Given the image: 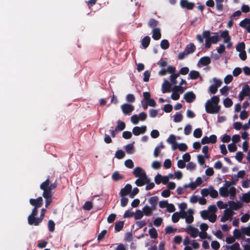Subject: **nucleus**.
Returning <instances> with one entry per match:
<instances>
[{"instance_id": "f257e3e1", "label": "nucleus", "mask_w": 250, "mask_h": 250, "mask_svg": "<svg viewBox=\"0 0 250 250\" xmlns=\"http://www.w3.org/2000/svg\"><path fill=\"white\" fill-rule=\"evenodd\" d=\"M234 184L232 181H225L223 187L219 189L220 195L223 197L229 196L233 199L236 195V188L233 186Z\"/></svg>"}, {"instance_id": "f03ea898", "label": "nucleus", "mask_w": 250, "mask_h": 250, "mask_svg": "<svg viewBox=\"0 0 250 250\" xmlns=\"http://www.w3.org/2000/svg\"><path fill=\"white\" fill-rule=\"evenodd\" d=\"M219 98L214 96L208 100L205 104V110L207 113L209 114H217L221 109V106L219 105Z\"/></svg>"}, {"instance_id": "7ed1b4c3", "label": "nucleus", "mask_w": 250, "mask_h": 250, "mask_svg": "<svg viewBox=\"0 0 250 250\" xmlns=\"http://www.w3.org/2000/svg\"><path fill=\"white\" fill-rule=\"evenodd\" d=\"M217 210V208L215 205H210L207 209L200 211V216L203 219H208L209 222L214 223L217 219V215L215 214Z\"/></svg>"}, {"instance_id": "20e7f679", "label": "nucleus", "mask_w": 250, "mask_h": 250, "mask_svg": "<svg viewBox=\"0 0 250 250\" xmlns=\"http://www.w3.org/2000/svg\"><path fill=\"white\" fill-rule=\"evenodd\" d=\"M55 187L56 185L54 184L49 185L48 179H47L41 185V188L43 190V196L46 199V207H47L51 202V194L50 191Z\"/></svg>"}, {"instance_id": "39448f33", "label": "nucleus", "mask_w": 250, "mask_h": 250, "mask_svg": "<svg viewBox=\"0 0 250 250\" xmlns=\"http://www.w3.org/2000/svg\"><path fill=\"white\" fill-rule=\"evenodd\" d=\"M187 83L186 81L183 79H181V82L179 85H175L172 90L171 98L173 100H178L180 98V95L184 92L186 89Z\"/></svg>"}, {"instance_id": "423d86ee", "label": "nucleus", "mask_w": 250, "mask_h": 250, "mask_svg": "<svg viewBox=\"0 0 250 250\" xmlns=\"http://www.w3.org/2000/svg\"><path fill=\"white\" fill-rule=\"evenodd\" d=\"M38 210L36 208H34L32 210V213L28 217V222L29 225L38 226L42 222L43 219L42 217L40 216L39 217H36Z\"/></svg>"}, {"instance_id": "0eeeda50", "label": "nucleus", "mask_w": 250, "mask_h": 250, "mask_svg": "<svg viewBox=\"0 0 250 250\" xmlns=\"http://www.w3.org/2000/svg\"><path fill=\"white\" fill-rule=\"evenodd\" d=\"M193 209L189 208L185 211H182V218L185 219L187 223H191L194 220Z\"/></svg>"}, {"instance_id": "6e6552de", "label": "nucleus", "mask_w": 250, "mask_h": 250, "mask_svg": "<svg viewBox=\"0 0 250 250\" xmlns=\"http://www.w3.org/2000/svg\"><path fill=\"white\" fill-rule=\"evenodd\" d=\"M234 212L233 210L229 208H226L224 210L223 214L220 218V222H226L231 221Z\"/></svg>"}, {"instance_id": "1a4fd4ad", "label": "nucleus", "mask_w": 250, "mask_h": 250, "mask_svg": "<svg viewBox=\"0 0 250 250\" xmlns=\"http://www.w3.org/2000/svg\"><path fill=\"white\" fill-rule=\"evenodd\" d=\"M147 118V115L145 112H141L139 115H133L130 118L131 122L134 125H137L139 121H144Z\"/></svg>"}, {"instance_id": "9d476101", "label": "nucleus", "mask_w": 250, "mask_h": 250, "mask_svg": "<svg viewBox=\"0 0 250 250\" xmlns=\"http://www.w3.org/2000/svg\"><path fill=\"white\" fill-rule=\"evenodd\" d=\"M208 226L206 223H201L199 226V229L201 231L199 232V237L202 239L206 238L210 239V236H208L206 231L208 229Z\"/></svg>"}, {"instance_id": "9b49d317", "label": "nucleus", "mask_w": 250, "mask_h": 250, "mask_svg": "<svg viewBox=\"0 0 250 250\" xmlns=\"http://www.w3.org/2000/svg\"><path fill=\"white\" fill-rule=\"evenodd\" d=\"M220 40V37L217 34H215L205 41V47L209 48L211 43L216 44Z\"/></svg>"}, {"instance_id": "f8f14e48", "label": "nucleus", "mask_w": 250, "mask_h": 250, "mask_svg": "<svg viewBox=\"0 0 250 250\" xmlns=\"http://www.w3.org/2000/svg\"><path fill=\"white\" fill-rule=\"evenodd\" d=\"M220 37L223 39L224 43H227V46L228 48L231 47L232 43L230 42L231 38L229 35L228 31L224 30L222 31Z\"/></svg>"}, {"instance_id": "ddd939ff", "label": "nucleus", "mask_w": 250, "mask_h": 250, "mask_svg": "<svg viewBox=\"0 0 250 250\" xmlns=\"http://www.w3.org/2000/svg\"><path fill=\"white\" fill-rule=\"evenodd\" d=\"M186 231L193 238H196L199 236V231L198 229L192 225H188L186 229Z\"/></svg>"}, {"instance_id": "4468645a", "label": "nucleus", "mask_w": 250, "mask_h": 250, "mask_svg": "<svg viewBox=\"0 0 250 250\" xmlns=\"http://www.w3.org/2000/svg\"><path fill=\"white\" fill-rule=\"evenodd\" d=\"M175 72V68L171 65L167 66V68H162L158 72L160 76H165L167 73L170 74Z\"/></svg>"}, {"instance_id": "2eb2a0df", "label": "nucleus", "mask_w": 250, "mask_h": 250, "mask_svg": "<svg viewBox=\"0 0 250 250\" xmlns=\"http://www.w3.org/2000/svg\"><path fill=\"white\" fill-rule=\"evenodd\" d=\"M121 108L123 113L126 115H130L134 109L133 105L126 103L122 104Z\"/></svg>"}, {"instance_id": "dca6fc26", "label": "nucleus", "mask_w": 250, "mask_h": 250, "mask_svg": "<svg viewBox=\"0 0 250 250\" xmlns=\"http://www.w3.org/2000/svg\"><path fill=\"white\" fill-rule=\"evenodd\" d=\"M217 141V136L215 135H211L208 137L207 136H204L201 140V143L202 144H214Z\"/></svg>"}, {"instance_id": "f3484780", "label": "nucleus", "mask_w": 250, "mask_h": 250, "mask_svg": "<svg viewBox=\"0 0 250 250\" xmlns=\"http://www.w3.org/2000/svg\"><path fill=\"white\" fill-rule=\"evenodd\" d=\"M146 131V126L142 125L141 126H135L132 129V133L135 136H139L144 134Z\"/></svg>"}, {"instance_id": "a211bd4d", "label": "nucleus", "mask_w": 250, "mask_h": 250, "mask_svg": "<svg viewBox=\"0 0 250 250\" xmlns=\"http://www.w3.org/2000/svg\"><path fill=\"white\" fill-rule=\"evenodd\" d=\"M133 173L135 176L138 178H145L147 177L146 172L145 170L140 167H136L133 171Z\"/></svg>"}, {"instance_id": "6ab92c4d", "label": "nucleus", "mask_w": 250, "mask_h": 250, "mask_svg": "<svg viewBox=\"0 0 250 250\" xmlns=\"http://www.w3.org/2000/svg\"><path fill=\"white\" fill-rule=\"evenodd\" d=\"M250 93V88L249 85H245L242 91L239 94V99L240 101H242L246 96H249Z\"/></svg>"}, {"instance_id": "aec40b11", "label": "nucleus", "mask_w": 250, "mask_h": 250, "mask_svg": "<svg viewBox=\"0 0 250 250\" xmlns=\"http://www.w3.org/2000/svg\"><path fill=\"white\" fill-rule=\"evenodd\" d=\"M180 4L182 8H187L188 10H192L194 6V3L189 2L188 0H181Z\"/></svg>"}, {"instance_id": "412c9836", "label": "nucleus", "mask_w": 250, "mask_h": 250, "mask_svg": "<svg viewBox=\"0 0 250 250\" xmlns=\"http://www.w3.org/2000/svg\"><path fill=\"white\" fill-rule=\"evenodd\" d=\"M29 202L31 205L34 206V208L37 210V208L41 207L42 204V199L41 197L36 199H31L29 200Z\"/></svg>"}, {"instance_id": "4be33fe9", "label": "nucleus", "mask_w": 250, "mask_h": 250, "mask_svg": "<svg viewBox=\"0 0 250 250\" xmlns=\"http://www.w3.org/2000/svg\"><path fill=\"white\" fill-rule=\"evenodd\" d=\"M228 205L229 206V208L232 210H237L242 207V204L240 202L229 201L228 202Z\"/></svg>"}, {"instance_id": "5701e85b", "label": "nucleus", "mask_w": 250, "mask_h": 250, "mask_svg": "<svg viewBox=\"0 0 250 250\" xmlns=\"http://www.w3.org/2000/svg\"><path fill=\"white\" fill-rule=\"evenodd\" d=\"M184 98L188 103H191L195 99V95L192 92H188L184 94Z\"/></svg>"}, {"instance_id": "b1692460", "label": "nucleus", "mask_w": 250, "mask_h": 250, "mask_svg": "<svg viewBox=\"0 0 250 250\" xmlns=\"http://www.w3.org/2000/svg\"><path fill=\"white\" fill-rule=\"evenodd\" d=\"M150 181V179L147 177L138 178L135 181V184L139 187H141L146 184H147Z\"/></svg>"}, {"instance_id": "393cba45", "label": "nucleus", "mask_w": 250, "mask_h": 250, "mask_svg": "<svg viewBox=\"0 0 250 250\" xmlns=\"http://www.w3.org/2000/svg\"><path fill=\"white\" fill-rule=\"evenodd\" d=\"M177 138L180 139V137H177L174 135L171 134L167 140V142L171 145L172 149H173V146H175L177 144Z\"/></svg>"}, {"instance_id": "a878e982", "label": "nucleus", "mask_w": 250, "mask_h": 250, "mask_svg": "<svg viewBox=\"0 0 250 250\" xmlns=\"http://www.w3.org/2000/svg\"><path fill=\"white\" fill-rule=\"evenodd\" d=\"M152 38L154 40H158L161 38V30L158 28H154L152 31Z\"/></svg>"}, {"instance_id": "bb28decb", "label": "nucleus", "mask_w": 250, "mask_h": 250, "mask_svg": "<svg viewBox=\"0 0 250 250\" xmlns=\"http://www.w3.org/2000/svg\"><path fill=\"white\" fill-rule=\"evenodd\" d=\"M239 25L246 28L248 32L250 33V19H246L240 22Z\"/></svg>"}, {"instance_id": "cd10ccee", "label": "nucleus", "mask_w": 250, "mask_h": 250, "mask_svg": "<svg viewBox=\"0 0 250 250\" xmlns=\"http://www.w3.org/2000/svg\"><path fill=\"white\" fill-rule=\"evenodd\" d=\"M132 187L129 184H127L120 191V195L123 197L127 195L131 190Z\"/></svg>"}, {"instance_id": "c85d7f7f", "label": "nucleus", "mask_w": 250, "mask_h": 250, "mask_svg": "<svg viewBox=\"0 0 250 250\" xmlns=\"http://www.w3.org/2000/svg\"><path fill=\"white\" fill-rule=\"evenodd\" d=\"M170 87V84L169 82L166 80H164V82L162 85V91L163 93H167L169 91Z\"/></svg>"}, {"instance_id": "c756f323", "label": "nucleus", "mask_w": 250, "mask_h": 250, "mask_svg": "<svg viewBox=\"0 0 250 250\" xmlns=\"http://www.w3.org/2000/svg\"><path fill=\"white\" fill-rule=\"evenodd\" d=\"M188 148L187 145L185 143H177L176 146H173L172 150H175L176 149H178L181 151H185Z\"/></svg>"}, {"instance_id": "7c9ffc66", "label": "nucleus", "mask_w": 250, "mask_h": 250, "mask_svg": "<svg viewBox=\"0 0 250 250\" xmlns=\"http://www.w3.org/2000/svg\"><path fill=\"white\" fill-rule=\"evenodd\" d=\"M133 143L129 144L125 146V149L127 153L129 154H132L135 152V148L134 147Z\"/></svg>"}, {"instance_id": "2f4dec72", "label": "nucleus", "mask_w": 250, "mask_h": 250, "mask_svg": "<svg viewBox=\"0 0 250 250\" xmlns=\"http://www.w3.org/2000/svg\"><path fill=\"white\" fill-rule=\"evenodd\" d=\"M196 49V46L195 45L192 43H190L188 44L185 49V50L187 52V54H190L193 53Z\"/></svg>"}, {"instance_id": "473e14b6", "label": "nucleus", "mask_w": 250, "mask_h": 250, "mask_svg": "<svg viewBox=\"0 0 250 250\" xmlns=\"http://www.w3.org/2000/svg\"><path fill=\"white\" fill-rule=\"evenodd\" d=\"M180 218H182V212H176L171 216V219L173 223L178 222Z\"/></svg>"}, {"instance_id": "72a5a7b5", "label": "nucleus", "mask_w": 250, "mask_h": 250, "mask_svg": "<svg viewBox=\"0 0 250 250\" xmlns=\"http://www.w3.org/2000/svg\"><path fill=\"white\" fill-rule=\"evenodd\" d=\"M150 38L148 36L145 37L141 41L142 45L144 48H146L149 44Z\"/></svg>"}, {"instance_id": "f704fd0d", "label": "nucleus", "mask_w": 250, "mask_h": 250, "mask_svg": "<svg viewBox=\"0 0 250 250\" xmlns=\"http://www.w3.org/2000/svg\"><path fill=\"white\" fill-rule=\"evenodd\" d=\"M144 214L146 216H150L152 214L151 208L148 206H145L142 209Z\"/></svg>"}, {"instance_id": "c9c22d12", "label": "nucleus", "mask_w": 250, "mask_h": 250, "mask_svg": "<svg viewBox=\"0 0 250 250\" xmlns=\"http://www.w3.org/2000/svg\"><path fill=\"white\" fill-rule=\"evenodd\" d=\"M200 74L197 71L192 70L191 71L188 75V79H196L199 77Z\"/></svg>"}, {"instance_id": "e433bc0d", "label": "nucleus", "mask_w": 250, "mask_h": 250, "mask_svg": "<svg viewBox=\"0 0 250 250\" xmlns=\"http://www.w3.org/2000/svg\"><path fill=\"white\" fill-rule=\"evenodd\" d=\"M143 211L140 209L136 210L135 212H134V217L136 220L141 219L144 216Z\"/></svg>"}, {"instance_id": "4c0bfd02", "label": "nucleus", "mask_w": 250, "mask_h": 250, "mask_svg": "<svg viewBox=\"0 0 250 250\" xmlns=\"http://www.w3.org/2000/svg\"><path fill=\"white\" fill-rule=\"evenodd\" d=\"M183 118V115L179 112H177L174 116H173V121L175 123H178L181 122Z\"/></svg>"}, {"instance_id": "58836bf2", "label": "nucleus", "mask_w": 250, "mask_h": 250, "mask_svg": "<svg viewBox=\"0 0 250 250\" xmlns=\"http://www.w3.org/2000/svg\"><path fill=\"white\" fill-rule=\"evenodd\" d=\"M240 199L247 203L250 202V191L243 195Z\"/></svg>"}, {"instance_id": "ea45409f", "label": "nucleus", "mask_w": 250, "mask_h": 250, "mask_svg": "<svg viewBox=\"0 0 250 250\" xmlns=\"http://www.w3.org/2000/svg\"><path fill=\"white\" fill-rule=\"evenodd\" d=\"M200 62L203 65L208 64L210 62V58L208 57H202L200 59Z\"/></svg>"}, {"instance_id": "a19ab883", "label": "nucleus", "mask_w": 250, "mask_h": 250, "mask_svg": "<svg viewBox=\"0 0 250 250\" xmlns=\"http://www.w3.org/2000/svg\"><path fill=\"white\" fill-rule=\"evenodd\" d=\"M149 234L151 238H156L158 237V233L155 229L151 228L148 230Z\"/></svg>"}, {"instance_id": "79ce46f5", "label": "nucleus", "mask_w": 250, "mask_h": 250, "mask_svg": "<svg viewBox=\"0 0 250 250\" xmlns=\"http://www.w3.org/2000/svg\"><path fill=\"white\" fill-rule=\"evenodd\" d=\"M179 74L178 73H176L175 72H174L170 74V80L172 84H176V80L177 78V77L179 76Z\"/></svg>"}, {"instance_id": "37998d69", "label": "nucleus", "mask_w": 250, "mask_h": 250, "mask_svg": "<svg viewBox=\"0 0 250 250\" xmlns=\"http://www.w3.org/2000/svg\"><path fill=\"white\" fill-rule=\"evenodd\" d=\"M221 140L223 143H228L230 142L231 140V136L229 135L225 134L221 137Z\"/></svg>"}, {"instance_id": "c03bdc74", "label": "nucleus", "mask_w": 250, "mask_h": 250, "mask_svg": "<svg viewBox=\"0 0 250 250\" xmlns=\"http://www.w3.org/2000/svg\"><path fill=\"white\" fill-rule=\"evenodd\" d=\"M160 46L163 49H167L169 47V44L167 40H163L161 42Z\"/></svg>"}, {"instance_id": "a18cd8bd", "label": "nucleus", "mask_w": 250, "mask_h": 250, "mask_svg": "<svg viewBox=\"0 0 250 250\" xmlns=\"http://www.w3.org/2000/svg\"><path fill=\"white\" fill-rule=\"evenodd\" d=\"M124 221H119L116 223L115 225V230L116 231H120L124 226Z\"/></svg>"}, {"instance_id": "49530a36", "label": "nucleus", "mask_w": 250, "mask_h": 250, "mask_svg": "<svg viewBox=\"0 0 250 250\" xmlns=\"http://www.w3.org/2000/svg\"><path fill=\"white\" fill-rule=\"evenodd\" d=\"M232 102L231 99L229 98H226L223 100L224 105L226 107H229L232 105Z\"/></svg>"}, {"instance_id": "de8ad7c7", "label": "nucleus", "mask_w": 250, "mask_h": 250, "mask_svg": "<svg viewBox=\"0 0 250 250\" xmlns=\"http://www.w3.org/2000/svg\"><path fill=\"white\" fill-rule=\"evenodd\" d=\"M207 159L205 156L198 155L197 156V162L200 165H203L205 163V159Z\"/></svg>"}, {"instance_id": "09e8293b", "label": "nucleus", "mask_w": 250, "mask_h": 250, "mask_svg": "<svg viewBox=\"0 0 250 250\" xmlns=\"http://www.w3.org/2000/svg\"><path fill=\"white\" fill-rule=\"evenodd\" d=\"M230 90V88L228 86H224L220 90V92L222 95L227 96L229 91Z\"/></svg>"}, {"instance_id": "8fccbe9b", "label": "nucleus", "mask_w": 250, "mask_h": 250, "mask_svg": "<svg viewBox=\"0 0 250 250\" xmlns=\"http://www.w3.org/2000/svg\"><path fill=\"white\" fill-rule=\"evenodd\" d=\"M163 219L161 217H158L156 218L153 221L154 225L156 227H159L163 223Z\"/></svg>"}, {"instance_id": "3c124183", "label": "nucleus", "mask_w": 250, "mask_h": 250, "mask_svg": "<svg viewBox=\"0 0 250 250\" xmlns=\"http://www.w3.org/2000/svg\"><path fill=\"white\" fill-rule=\"evenodd\" d=\"M196 167V164L193 162H189L187 164L186 168L188 170L192 171L195 169Z\"/></svg>"}, {"instance_id": "603ef678", "label": "nucleus", "mask_w": 250, "mask_h": 250, "mask_svg": "<svg viewBox=\"0 0 250 250\" xmlns=\"http://www.w3.org/2000/svg\"><path fill=\"white\" fill-rule=\"evenodd\" d=\"M125 125L124 122L121 121H118V125L116 126V129L119 130H123L125 129Z\"/></svg>"}, {"instance_id": "864d4df0", "label": "nucleus", "mask_w": 250, "mask_h": 250, "mask_svg": "<svg viewBox=\"0 0 250 250\" xmlns=\"http://www.w3.org/2000/svg\"><path fill=\"white\" fill-rule=\"evenodd\" d=\"M125 156V153L122 150H119L115 153V157L119 159H122Z\"/></svg>"}, {"instance_id": "5fc2aeb1", "label": "nucleus", "mask_w": 250, "mask_h": 250, "mask_svg": "<svg viewBox=\"0 0 250 250\" xmlns=\"http://www.w3.org/2000/svg\"><path fill=\"white\" fill-rule=\"evenodd\" d=\"M245 44L243 42L238 43L236 46V49L238 52H242L245 50Z\"/></svg>"}, {"instance_id": "6e6d98bb", "label": "nucleus", "mask_w": 250, "mask_h": 250, "mask_svg": "<svg viewBox=\"0 0 250 250\" xmlns=\"http://www.w3.org/2000/svg\"><path fill=\"white\" fill-rule=\"evenodd\" d=\"M228 148L229 152H234L237 149V146L235 144L231 143L228 145Z\"/></svg>"}, {"instance_id": "4d7b16f0", "label": "nucleus", "mask_w": 250, "mask_h": 250, "mask_svg": "<svg viewBox=\"0 0 250 250\" xmlns=\"http://www.w3.org/2000/svg\"><path fill=\"white\" fill-rule=\"evenodd\" d=\"M125 166L128 168H132L134 167V163L131 159H127L125 162Z\"/></svg>"}, {"instance_id": "13d9d810", "label": "nucleus", "mask_w": 250, "mask_h": 250, "mask_svg": "<svg viewBox=\"0 0 250 250\" xmlns=\"http://www.w3.org/2000/svg\"><path fill=\"white\" fill-rule=\"evenodd\" d=\"M202 131L200 128H196L193 131V136L196 138H199L201 137Z\"/></svg>"}, {"instance_id": "bf43d9fd", "label": "nucleus", "mask_w": 250, "mask_h": 250, "mask_svg": "<svg viewBox=\"0 0 250 250\" xmlns=\"http://www.w3.org/2000/svg\"><path fill=\"white\" fill-rule=\"evenodd\" d=\"M112 178L114 181H118L123 178V176L119 172H115L112 175Z\"/></svg>"}, {"instance_id": "052dcab7", "label": "nucleus", "mask_w": 250, "mask_h": 250, "mask_svg": "<svg viewBox=\"0 0 250 250\" xmlns=\"http://www.w3.org/2000/svg\"><path fill=\"white\" fill-rule=\"evenodd\" d=\"M161 166V163L158 161H154L151 164V167L154 169H158L160 168Z\"/></svg>"}, {"instance_id": "680f3d73", "label": "nucleus", "mask_w": 250, "mask_h": 250, "mask_svg": "<svg viewBox=\"0 0 250 250\" xmlns=\"http://www.w3.org/2000/svg\"><path fill=\"white\" fill-rule=\"evenodd\" d=\"M196 184L194 182H191L188 184H185V188H190L191 190H194L197 187Z\"/></svg>"}, {"instance_id": "e2e57ef3", "label": "nucleus", "mask_w": 250, "mask_h": 250, "mask_svg": "<svg viewBox=\"0 0 250 250\" xmlns=\"http://www.w3.org/2000/svg\"><path fill=\"white\" fill-rule=\"evenodd\" d=\"M217 205L218 206V207L220 208V209H224V208H225V209L226 208H228V204H224L222 201H219L218 202H217Z\"/></svg>"}, {"instance_id": "0e129e2a", "label": "nucleus", "mask_w": 250, "mask_h": 250, "mask_svg": "<svg viewBox=\"0 0 250 250\" xmlns=\"http://www.w3.org/2000/svg\"><path fill=\"white\" fill-rule=\"evenodd\" d=\"M154 181L157 185L160 184L161 183H162V175L160 174H157L154 178Z\"/></svg>"}, {"instance_id": "69168bd1", "label": "nucleus", "mask_w": 250, "mask_h": 250, "mask_svg": "<svg viewBox=\"0 0 250 250\" xmlns=\"http://www.w3.org/2000/svg\"><path fill=\"white\" fill-rule=\"evenodd\" d=\"M241 229L243 234L250 236V226L248 227H243Z\"/></svg>"}, {"instance_id": "338daca9", "label": "nucleus", "mask_w": 250, "mask_h": 250, "mask_svg": "<svg viewBox=\"0 0 250 250\" xmlns=\"http://www.w3.org/2000/svg\"><path fill=\"white\" fill-rule=\"evenodd\" d=\"M209 195L212 198H216L218 196V193L217 190H215L212 187H210Z\"/></svg>"}, {"instance_id": "774afa93", "label": "nucleus", "mask_w": 250, "mask_h": 250, "mask_svg": "<svg viewBox=\"0 0 250 250\" xmlns=\"http://www.w3.org/2000/svg\"><path fill=\"white\" fill-rule=\"evenodd\" d=\"M174 178L180 180H181L183 177V173L181 171L178 170L174 173Z\"/></svg>"}]
</instances>
